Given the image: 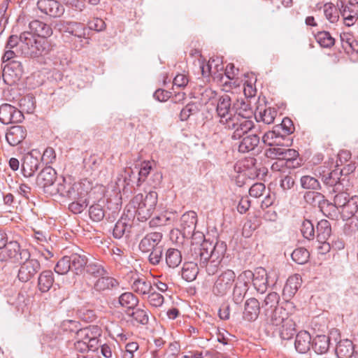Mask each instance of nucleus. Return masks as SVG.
<instances>
[{
  "mask_svg": "<svg viewBox=\"0 0 358 358\" xmlns=\"http://www.w3.org/2000/svg\"><path fill=\"white\" fill-rule=\"evenodd\" d=\"M130 285L132 291L141 296L143 299L153 289L151 281L143 275L138 273L132 275Z\"/></svg>",
  "mask_w": 358,
  "mask_h": 358,
  "instance_id": "obj_11",
  "label": "nucleus"
},
{
  "mask_svg": "<svg viewBox=\"0 0 358 358\" xmlns=\"http://www.w3.org/2000/svg\"><path fill=\"white\" fill-rule=\"evenodd\" d=\"M252 275L251 280L255 289L261 294L264 293L267 289L268 284L266 271L264 268H258L255 273H252Z\"/></svg>",
  "mask_w": 358,
  "mask_h": 358,
  "instance_id": "obj_22",
  "label": "nucleus"
},
{
  "mask_svg": "<svg viewBox=\"0 0 358 358\" xmlns=\"http://www.w3.org/2000/svg\"><path fill=\"white\" fill-rule=\"evenodd\" d=\"M88 194V189L85 187V184L82 182L74 181L71 189H70L66 199L69 200H74L80 197H86Z\"/></svg>",
  "mask_w": 358,
  "mask_h": 358,
  "instance_id": "obj_43",
  "label": "nucleus"
},
{
  "mask_svg": "<svg viewBox=\"0 0 358 358\" xmlns=\"http://www.w3.org/2000/svg\"><path fill=\"white\" fill-rule=\"evenodd\" d=\"M49 43L44 38H38L32 33L24 31L21 34V51L25 56L36 57L46 54L49 50Z\"/></svg>",
  "mask_w": 358,
  "mask_h": 358,
  "instance_id": "obj_1",
  "label": "nucleus"
},
{
  "mask_svg": "<svg viewBox=\"0 0 358 358\" xmlns=\"http://www.w3.org/2000/svg\"><path fill=\"white\" fill-rule=\"evenodd\" d=\"M117 285L118 282L115 278L105 275L99 278L94 285V289L97 292H103Z\"/></svg>",
  "mask_w": 358,
  "mask_h": 358,
  "instance_id": "obj_41",
  "label": "nucleus"
},
{
  "mask_svg": "<svg viewBox=\"0 0 358 358\" xmlns=\"http://www.w3.org/2000/svg\"><path fill=\"white\" fill-rule=\"evenodd\" d=\"M23 119L21 111L14 106L4 103L0 106V121L4 124L20 122Z\"/></svg>",
  "mask_w": 358,
  "mask_h": 358,
  "instance_id": "obj_15",
  "label": "nucleus"
},
{
  "mask_svg": "<svg viewBox=\"0 0 358 358\" xmlns=\"http://www.w3.org/2000/svg\"><path fill=\"white\" fill-rule=\"evenodd\" d=\"M55 281L53 273L50 270L42 271L38 278V287L41 292H47Z\"/></svg>",
  "mask_w": 358,
  "mask_h": 358,
  "instance_id": "obj_34",
  "label": "nucleus"
},
{
  "mask_svg": "<svg viewBox=\"0 0 358 358\" xmlns=\"http://www.w3.org/2000/svg\"><path fill=\"white\" fill-rule=\"evenodd\" d=\"M315 39L321 47L325 48H331L335 43V39L329 31H318L315 35Z\"/></svg>",
  "mask_w": 358,
  "mask_h": 358,
  "instance_id": "obj_51",
  "label": "nucleus"
},
{
  "mask_svg": "<svg viewBox=\"0 0 358 358\" xmlns=\"http://www.w3.org/2000/svg\"><path fill=\"white\" fill-rule=\"evenodd\" d=\"M3 248L4 250L0 254L1 260L10 259L13 262H20L23 259H27L30 257V253L28 250L21 249L17 241H9Z\"/></svg>",
  "mask_w": 358,
  "mask_h": 358,
  "instance_id": "obj_6",
  "label": "nucleus"
},
{
  "mask_svg": "<svg viewBox=\"0 0 358 358\" xmlns=\"http://www.w3.org/2000/svg\"><path fill=\"white\" fill-rule=\"evenodd\" d=\"M37 7L41 13L51 17H59L64 12V6L57 0H38Z\"/></svg>",
  "mask_w": 358,
  "mask_h": 358,
  "instance_id": "obj_12",
  "label": "nucleus"
},
{
  "mask_svg": "<svg viewBox=\"0 0 358 358\" xmlns=\"http://www.w3.org/2000/svg\"><path fill=\"white\" fill-rule=\"evenodd\" d=\"M74 180L71 177H62L55 185V187L50 190L51 194H59L61 196L66 198L72 187Z\"/></svg>",
  "mask_w": 358,
  "mask_h": 358,
  "instance_id": "obj_30",
  "label": "nucleus"
},
{
  "mask_svg": "<svg viewBox=\"0 0 358 358\" xmlns=\"http://www.w3.org/2000/svg\"><path fill=\"white\" fill-rule=\"evenodd\" d=\"M71 271L69 256L62 257L56 264L55 271L60 275L66 274Z\"/></svg>",
  "mask_w": 358,
  "mask_h": 358,
  "instance_id": "obj_59",
  "label": "nucleus"
},
{
  "mask_svg": "<svg viewBox=\"0 0 358 358\" xmlns=\"http://www.w3.org/2000/svg\"><path fill=\"white\" fill-rule=\"evenodd\" d=\"M29 28L30 29L29 32L38 38L46 39L47 37L50 36L52 34V29L50 25L37 20L29 22Z\"/></svg>",
  "mask_w": 358,
  "mask_h": 358,
  "instance_id": "obj_23",
  "label": "nucleus"
},
{
  "mask_svg": "<svg viewBox=\"0 0 358 358\" xmlns=\"http://www.w3.org/2000/svg\"><path fill=\"white\" fill-rule=\"evenodd\" d=\"M152 170V165L150 161H144L138 171V178L137 181V186H141L145 182L150 171Z\"/></svg>",
  "mask_w": 358,
  "mask_h": 358,
  "instance_id": "obj_61",
  "label": "nucleus"
},
{
  "mask_svg": "<svg viewBox=\"0 0 358 358\" xmlns=\"http://www.w3.org/2000/svg\"><path fill=\"white\" fill-rule=\"evenodd\" d=\"M199 112V108L196 103H190L186 105V106L182 109L180 113V117L182 121L187 120L190 115H194Z\"/></svg>",
  "mask_w": 358,
  "mask_h": 358,
  "instance_id": "obj_63",
  "label": "nucleus"
},
{
  "mask_svg": "<svg viewBox=\"0 0 358 358\" xmlns=\"http://www.w3.org/2000/svg\"><path fill=\"white\" fill-rule=\"evenodd\" d=\"M127 315L131 318L134 325H146L149 321V311L147 309L135 307L130 311L126 312Z\"/></svg>",
  "mask_w": 358,
  "mask_h": 358,
  "instance_id": "obj_24",
  "label": "nucleus"
},
{
  "mask_svg": "<svg viewBox=\"0 0 358 358\" xmlns=\"http://www.w3.org/2000/svg\"><path fill=\"white\" fill-rule=\"evenodd\" d=\"M280 127H274L273 130L265 133L262 137L264 143L269 147L281 145L285 138L280 132Z\"/></svg>",
  "mask_w": 358,
  "mask_h": 358,
  "instance_id": "obj_31",
  "label": "nucleus"
},
{
  "mask_svg": "<svg viewBox=\"0 0 358 358\" xmlns=\"http://www.w3.org/2000/svg\"><path fill=\"white\" fill-rule=\"evenodd\" d=\"M197 223V215L194 211L190 210L184 213L180 218V230L184 238H190L193 236H198L201 239L203 235L199 232L195 233Z\"/></svg>",
  "mask_w": 358,
  "mask_h": 358,
  "instance_id": "obj_8",
  "label": "nucleus"
},
{
  "mask_svg": "<svg viewBox=\"0 0 358 358\" xmlns=\"http://www.w3.org/2000/svg\"><path fill=\"white\" fill-rule=\"evenodd\" d=\"M101 334V329L96 325L80 329L76 332V339H80L88 342L94 336H100Z\"/></svg>",
  "mask_w": 358,
  "mask_h": 358,
  "instance_id": "obj_38",
  "label": "nucleus"
},
{
  "mask_svg": "<svg viewBox=\"0 0 358 358\" xmlns=\"http://www.w3.org/2000/svg\"><path fill=\"white\" fill-rule=\"evenodd\" d=\"M139 300L136 296L131 292H124L119 297L120 304L126 308L127 311H130L137 306Z\"/></svg>",
  "mask_w": 358,
  "mask_h": 358,
  "instance_id": "obj_45",
  "label": "nucleus"
},
{
  "mask_svg": "<svg viewBox=\"0 0 358 358\" xmlns=\"http://www.w3.org/2000/svg\"><path fill=\"white\" fill-rule=\"evenodd\" d=\"M199 273V266L197 263L192 262H185L182 269V277L187 282L194 280Z\"/></svg>",
  "mask_w": 358,
  "mask_h": 358,
  "instance_id": "obj_44",
  "label": "nucleus"
},
{
  "mask_svg": "<svg viewBox=\"0 0 358 358\" xmlns=\"http://www.w3.org/2000/svg\"><path fill=\"white\" fill-rule=\"evenodd\" d=\"M165 260L169 267H177L182 262V255L180 251L175 248H169L166 252Z\"/></svg>",
  "mask_w": 358,
  "mask_h": 358,
  "instance_id": "obj_46",
  "label": "nucleus"
},
{
  "mask_svg": "<svg viewBox=\"0 0 358 358\" xmlns=\"http://www.w3.org/2000/svg\"><path fill=\"white\" fill-rule=\"evenodd\" d=\"M316 171L318 173V176L321 178L322 182L330 187H332L341 177V175L337 170H334L329 172L327 170V167L325 166H320Z\"/></svg>",
  "mask_w": 358,
  "mask_h": 358,
  "instance_id": "obj_27",
  "label": "nucleus"
},
{
  "mask_svg": "<svg viewBox=\"0 0 358 358\" xmlns=\"http://www.w3.org/2000/svg\"><path fill=\"white\" fill-rule=\"evenodd\" d=\"M71 201L72 202L69 205V209L74 214L82 213L88 205L87 196Z\"/></svg>",
  "mask_w": 358,
  "mask_h": 358,
  "instance_id": "obj_54",
  "label": "nucleus"
},
{
  "mask_svg": "<svg viewBox=\"0 0 358 358\" xmlns=\"http://www.w3.org/2000/svg\"><path fill=\"white\" fill-rule=\"evenodd\" d=\"M145 298L148 299L149 304L155 308L161 307L164 302V296L153 289Z\"/></svg>",
  "mask_w": 358,
  "mask_h": 358,
  "instance_id": "obj_58",
  "label": "nucleus"
},
{
  "mask_svg": "<svg viewBox=\"0 0 358 358\" xmlns=\"http://www.w3.org/2000/svg\"><path fill=\"white\" fill-rule=\"evenodd\" d=\"M330 339L326 335H317L313 341L312 348L318 355H322L328 352Z\"/></svg>",
  "mask_w": 358,
  "mask_h": 358,
  "instance_id": "obj_40",
  "label": "nucleus"
},
{
  "mask_svg": "<svg viewBox=\"0 0 358 358\" xmlns=\"http://www.w3.org/2000/svg\"><path fill=\"white\" fill-rule=\"evenodd\" d=\"M331 234V227L329 221L322 220L317 224V238L318 241L323 243V247L327 250L329 248V243L325 244Z\"/></svg>",
  "mask_w": 358,
  "mask_h": 358,
  "instance_id": "obj_25",
  "label": "nucleus"
},
{
  "mask_svg": "<svg viewBox=\"0 0 358 358\" xmlns=\"http://www.w3.org/2000/svg\"><path fill=\"white\" fill-rule=\"evenodd\" d=\"M85 268L88 274L95 278H99L108 274L103 266L99 262H90L88 264H87Z\"/></svg>",
  "mask_w": 358,
  "mask_h": 358,
  "instance_id": "obj_52",
  "label": "nucleus"
},
{
  "mask_svg": "<svg viewBox=\"0 0 358 358\" xmlns=\"http://www.w3.org/2000/svg\"><path fill=\"white\" fill-rule=\"evenodd\" d=\"M231 105V99L229 95L224 94L219 98L216 110L220 117L221 124H222V120H228V118L233 117Z\"/></svg>",
  "mask_w": 358,
  "mask_h": 358,
  "instance_id": "obj_19",
  "label": "nucleus"
},
{
  "mask_svg": "<svg viewBox=\"0 0 358 358\" xmlns=\"http://www.w3.org/2000/svg\"><path fill=\"white\" fill-rule=\"evenodd\" d=\"M193 250L196 259H211L221 262L227 250V245L222 241H217L213 245L208 241H203L199 247H194Z\"/></svg>",
  "mask_w": 358,
  "mask_h": 358,
  "instance_id": "obj_3",
  "label": "nucleus"
},
{
  "mask_svg": "<svg viewBox=\"0 0 358 358\" xmlns=\"http://www.w3.org/2000/svg\"><path fill=\"white\" fill-rule=\"evenodd\" d=\"M287 313L283 309H275L266 315V322L268 328L275 332L287 319Z\"/></svg>",
  "mask_w": 358,
  "mask_h": 358,
  "instance_id": "obj_21",
  "label": "nucleus"
},
{
  "mask_svg": "<svg viewBox=\"0 0 358 358\" xmlns=\"http://www.w3.org/2000/svg\"><path fill=\"white\" fill-rule=\"evenodd\" d=\"M199 258V267L201 268H205L206 269V273H208V275H215L217 271H218V269H219V267H220V262H218L217 260H213V259H201L200 257H198Z\"/></svg>",
  "mask_w": 358,
  "mask_h": 358,
  "instance_id": "obj_50",
  "label": "nucleus"
},
{
  "mask_svg": "<svg viewBox=\"0 0 358 358\" xmlns=\"http://www.w3.org/2000/svg\"><path fill=\"white\" fill-rule=\"evenodd\" d=\"M301 187L304 189H320V184L319 181L314 177L310 176H303L301 178Z\"/></svg>",
  "mask_w": 358,
  "mask_h": 358,
  "instance_id": "obj_57",
  "label": "nucleus"
},
{
  "mask_svg": "<svg viewBox=\"0 0 358 358\" xmlns=\"http://www.w3.org/2000/svg\"><path fill=\"white\" fill-rule=\"evenodd\" d=\"M222 124L225 129L233 131L231 138L234 140L241 139L254 127L252 120L239 115H233V117L228 118V120H222Z\"/></svg>",
  "mask_w": 358,
  "mask_h": 358,
  "instance_id": "obj_4",
  "label": "nucleus"
},
{
  "mask_svg": "<svg viewBox=\"0 0 358 358\" xmlns=\"http://www.w3.org/2000/svg\"><path fill=\"white\" fill-rule=\"evenodd\" d=\"M295 348L299 353L307 352L311 346V336L306 331H299L296 336Z\"/></svg>",
  "mask_w": 358,
  "mask_h": 358,
  "instance_id": "obj_26",
  "label": "nucleus"
},
{
  "mask_svg": "<svg viewBox=\"0 0 358 358\" xmlns=\"http://www.w3.org/2000/svg\"><path fill=\"white\" fill-rule=\"evenodd\" d=\"M345 223L343 226V233L346 236L355 235L358 231V217L345 218Z\"/></svg>",
  "mask_w": 358,
  "mask_h": 358,
  "instance_id": "obj_53",
  "label": "nucleus"
},
{
  "mask_svg": "<svg viewBox=\"0 0 358 358\" xmlns=\"http://www.w3.org/2000/svg\"><path fill=\"white\" fill-rule=\"evenodd\" d=\"M22 262L18 271L17 278L20 281L27 282L40 271L41 264L37 259H30V257L23 259Z\"/></svg>",
  "mask_w": 358,
  "mask_h": 358,
  "instance_id": "obj_9",
  "label": "nucleus"
},
{
  "mask_svg": "<svg viewBox=\"0 0 358 358\" xmlns=\"http://www.w3.org/2000/svg\"><path fill=\"white\" fill-rule=\"evenodd\" d=\"M119 212L118 206L116 205L115 209L111 213H108L105 209L104 206L101 203L100 201L97 203L92 205L89 208V215L90 219L94 222H100L104 217L107 220L115 219Z\"/></svg>",
  "mask_w": 358,
  "mask_h": 358,
  "instance_id": "obj_14",
  "label": "nucleus"
},
{
  "mask_svg": "<svg viewBox=\"0 0 358 358\" xmlns=\"http://www.w3.org/2000/svg\"><path fill=\"white\" fill-rule=\"evenodd\" d=\"M162 240V234L160 232H152L146 234L139 243V249L143 252H148L160 244Z\"/></svg>",
  "mask_w": 358,
  "mask_h": 358,
  "instance_id": "obj_16",
  "label": "nucleus"
},
{
  "mask_svg": "<svg viewBox=\"0 0 358 358\" xmlns=\"http://www.w3.org/2000/svg\"><path fill=\"white\" fill-rule=\"evenodd\" d=\"M301 278L299 275L296 274L289 277L285 286V289L292 294H294L300 287Z\"/></svg>",
  "mask_w": 358,
  "mask_h": 358,
  "instance_id": "obj_56",
  "label": "nucleus"
},
{
  "mask_svg": "<svg viewBox=\"0 0 358 358\" xmlns=\"http://www.w3.org/2000/svg\"><path fill=\"white\" fill-rule=\"evenodd\" d=\"M40 165L37 157H34L31 153H27L23 157L21 171L25 178L32 177L38 169Z\"/></svg>",
  "mask_w": 358,
  "mask_h": 358,
  "instance_id": "obj_18",
  "label": "nucleus"
},
{
  "mask_svg": "<svg viewBox=\"0 0 358 358\" xmlns=\"http://www.w3.org/2000/svg\"><path fill=\"white\" fill-rule=\"evenodd\" d=\"M350 199L347 192L336 194L334 199V203H329L327 200V206L324 215L330 219L336 220L338 210L342 208Z\"/></svg>",
  "mask_w": 358,
  "mask_h": 358,
  "instance_id": "obj_13",
  "label": "nucleus"
},
{
  "mask_svg": "<svg viewBox=\"0 0 358 358\" xmlns=\"http://www.w3.org/2000/svg\"><path fill=\"white\" fill-rule=\"evenodd\" d=\"M260 312V304L259 301L253 297L249 298L245 302L243 312V320L248 322L255 321Z\"/></svg>",
  "mask_w": 358,
  "mask_h": 358,
  "instance_id": "obj_17",
  "label": "nucleus"
},
{
  "mask_svg": "<svg viewBox=\"0 0 358 358\" xmlns=\"http://www.w3.org/2000/svg\"><path fill=\"white\" fill-rule=\"evenodd\" d=\"M304 199L306 203L310 205H318L324 214L326 209V206H324L327 205V200L324 199V196L323 194L317 192H307L304 194Z\"/></svg>",
  "mask_w": 358,
  "mask_h": 358,
  "instance_id": "obj_39",
  "label": "nucleus"
},
{
  "mask_svg": "<svg viewBox=\"0 0 358 358\" xmlns=\"http://www.w3.org/2000/svg\"><path fill=\"white\" fill-rule=\"evenodd\" d=\"M71 271L78 275L83 273L87 264V258L85 255L77 253L69 256Z\"/></svg>",
  "mask_w": 358,
  "mask_h": 358,
  "instance_id": "obj_33",
  "label": "nucleus"
},
{
  "mask_svg": "<svg viewBox=\"0 0 358 358\" xmlns=\"http://www.w3.org/2000/svg\"><path fill=\"white\" fill-rule=\"evenodd\" d=\"M241 138L238 145V151L241 152L253 150L259 143V137L256 134L246 135Z\"/></svg>",
  "mask_w": 358,
  "mask_h": 358,
  "instance_id": "obj_35",
  "label": "nucleus"
},
{
  "mask_svg": "<svg viewBox=\"0 0 358 358\" xmlns=\"http://www.w3.org/2000/svg\"><path fill=\"white\" fill-rule=\"evenodd\" d=\"M340 13L343 18L344 24L350 27L358 21V13L352 10L347 5H345L343 1L338 4Z\"/></svg>",
  "mask_w": 358,
  "mask_h": 358,
  "instance_id": "obj_36",
  "label": "nucleus"
},
{
  "mask_svg": "<svg viewBox=\"0 0 358 358\" xmlns=\"http://www.w3.org/2000/svg\"><path fill=\"white\" fill-rule=\"evenodd\" d=\"M354 352L355 346L351 341L345 339L338 343L336 353L338 358H351Z\"/></svg>",
  "mask_w": 358,
  "mask_h": 358,
  "instance_id": "obj_32",
  "label": "nucleus"
},
{
  "mask_svg": "<svg viewBox=\"0 0 358 358\" xmlns=\"http://www.w3.org/2000/svg\"><path fill=\"white\" fill-rule=\"evenodd\" d=\"M295 322L290 317H287L284 323L275 331L283 340L290 339L295 334Z\"/></svg>",
  "mask_w": 358,
  "mask_h": 358,
  "instance_id": "obj_37",
  "label": "nucleus"
},
{
  "mask_svg": "<svg viewBox=\"0 0 358 358\" xmlns=\"http://www.w3.org/2000/svg\"><path fill=\"white\" fill-rule=\"evenodd\" d=\"M158 194L155 191H150L145 196L143 194H136L131 200V203L136 208L138 219L145 221L150 218L157 203Z\"/></svg>",
  "mask_w": 358,
  "mask_h": 358,
  "instance_id": "obj_2",
  "label": "nucleus"
},
{
  "mask_svg": "<svg viewBox=\"0 0 358 358\" xmlns=\"http://www.w3.org/2000/svg\"><path fill=\"white\" fill-rule=\"evenodd\" d=\"M57 179V173L51 166H46L42 169L36 178V185L43 188L44 192H50L55 187L54 182Z\"/></svg>",
  "mask_w": 358,
  "mask_h": 358,
  "instance_id": "obj_10",
  "label": "nucleus"
},
{
  "mask_svg": "<svg viewBox=\"0 0 358 358\" xmlns=\"http://www.w3.org/2000/svg\"><path fill=\"white\" fill-rule=\"evenodd\" d=\"M277 115V110L275 108H267L264 110H260L258 113H255V118L257 121H262L265 124H270L274 122Z\"/></svg>",
  "mask_w": 358,
  "mask_h": 358,
  "instance_id": "obj_48",
  "label": "nucleus"
},
{
  "mask_svg": "<svg viewBox=\"0 0 358 358\" xmlns=\"http://www.w3.org/2000/svg\"><path fill=\"white\" fill-rule=\"evenodd\" d=\"M291 256L294 262L299 264H303L308 262L310 254L306 249L303 248H299L295 249L292 252Z\"/></svg>",
  "mask_w": 358,
  "mask_h": 358,
  "instance_id": "obj_55",
  "label": "nucleus"
},
{
  "mask_svg": "<svg viewBox=\"0 0 358 358\" xmlns=\"http://www.w3.org/2000/svg\"><path fill=\"white\" fill-rule=\"evenodd\" d=\"M323 13L326 19L331 23H336L339 20V8L331 2L324 3Z\"/></svg>",
  "mask_w": 358,
  "mask_h": 358,
  "instance_id": "obj_47",
  "label": "nucleus"
},
{
  "mask_svg": "<svg viewBox=\"0 0 358 358\" xmlns=\"http://www.w3.org/2000/svg\"><path fill=\"white\" fill-rule=\"evenodd\" d=\"M234 108L236 110V113L234 115H239L241 117L249 119L253 113L250 104L243 100H237Z\"/></svg>",
  "mask_w": 358,
  "mask_h": 358,
  "instance_id": "obj_49",
  "label": "nucleus"
},
{
  "mask_svg": "<svg viewBox=\"0 0 358 358\" xmlns=\"http://www.w3.org/2000/svg\"><path fill=\"white\" fill-rule=\"evenodd\" d=\"M279 300L280 296L276 292H271L266 296L262 304L265 315H269L275 309H282L278 307Z\"/></svg>",
  "mask_w": 358,
  "mask_h": 358,
  "instance_id": "obj_42",
  "label": "nucleus"
},
{
  "mask_svg": "<svg viewBox=\"0 0 358 358\" xmlns=\"http://www.w3.org/2000/svg\"><path fill=\"white\" fill-rule=\"evenodd\" d=\"M298 157L299 153L296 150L285 147L279 162L281 163V166L285 165L289 169L296 168L299 165Z\"/></svg>",
  "mask_w": 358,
  "mask_h": 358,
  "instance_id": "obj_28",
  "label": "nucleus"
},
{
  "mask_svg": "<svg viewBox=\"0 0 358 358\" xmlns=\"http://www.w3.org/2000/svg\"><path fill=\"white\" fill-rule=\"evenodd\" d=\"M301 231L305 238L311 240L315 236L313 224L308 220H304L301 224Z\"/></svg>",
  "mask_w": 358,
  "mask_h": 358,
  "instance_id": "obj_62",
  "label": "nucleus"
},
{
  "mask_svg": "<svg viewBox=\"0 0 358 358\" xmlns=\"http://www.w3.org/2000/svg\"><path fill=\"white\" fill-rule=\"evenodd\" d=\"M358 210V196H353L350 197V199L338 210L341 217L343 220L345 218H351L352 217H356L355 213Z\"/></svg>",
  "mask_w": 358,
  "mask_h": 358,
  "instance_id": "obj_29",
  "label": "nucleus"
},
{
  "mask_svg": "<svg viewBox=\"0 0 358 358\" xmlns=\"http://www.w3.org/2000/svg\"><path fill=\"white\" fill-rule=\"evenodd\" d=\"M27 136V130L22 126L10 127L6 134L7 142L11 146H15L20 144L25 138Z\"/></svg>",
  "mask_w": 358,
  "mask_h": 358,
  "instance_id": "obj_20",
  "label": "nucleus"
},
{
  "mask_svg": "<svg viewBox=\"0 0 358 358\" xmlns=\"http://www.w3.org/2000/svg\"><path fill=\"white\" fill-rule=\"evenodd\" d=\"M252 276V272L250 271H245L238 276L232 292V300L236 304L238 305L243 302Z\"/></svg>",
  "mask_w": 358,
  "mask_h": 358,
  "instance_id": "obj_5",
  "label": "nucleus"
},
{
  "mask_svg": "<svg viewBox=\"0 0 358 358\" xmlns=\"http://www.w3.org/2000/svg\"><path fill=\"white\" fill-rule=\"evenodd\" d=\"M4 71H13L15 76L19 78L23 73V67L22 63L15 59H13L4 66Z\"/></svg>",
  "mask_w": 358,
  "mask_h": 358,
  "instance_id": "obj_60",
  "label": "nucleus"
},
{
  "mask_svg": "<svg viewBox=\"0 0 358 358\" xmlns=\"http://www.w3.org/2000/svg\"><path fill=\"white\" fill-rule=\"evenodd\" d=\"M236 279L235 273L231 269L222 272L215 280L213 292L216 296H224L230 290Z\"/></svg>",
  "mask_w": 358,
  "mask_h": 358,
  "instance_id": "obj_7",
  "label": "nucleus"
},
{
  "mask_svg": "<svg viewBox=\"0 0 358 358\" xmlns=\"http://www.w3.org/2000/svg\"><path fill=\"white\" fill-rule=\"evenodd\" d=\"M336 182L332 187V192L336 194L346 192L350 186L349 179L347 177L341 178V176Z\"/></svg>",
  "mask_w": 358,
  "mask_h": 358,
  "instance_id": "obj_64",
  "label": "nucleus"
}]
</instances>
